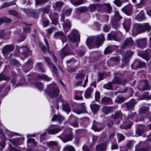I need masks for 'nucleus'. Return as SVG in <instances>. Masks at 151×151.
Segmentation results:
<instances>
[{
  "instance_id": "f257e3e1",
  "label": "nucleus",
  "mask_w": 151,
  "mask_h": 151,
  "mask_svg": "<svg viewBox=\"0 0 151 151\" xmlns=\"http://www.w3.org/2000/svg\"><path fill=\"white\" fill-rule=\"evenodd\" d=\"M59 93L58 88L55 84L52 83L47 86L46 93L49 96L52 97H56Z\"/></svg>"
},
{
  "instance_id": "f03ea898",
  "label": "nucleus",
  "mask_w": 151,
  "mask_h": 151,
  "mask_svg": "<svg viewBox=\"0 0 151 151\" xmlns=\"http://www.w3.org/2000/svg\"><path fill=\"white\" fill-rule=\"evenodd\" d=\"M99 39L96 41V44L97 46H93V39L92 37H89L87 38L86 45L88 47L91 48L99 47V45L102 41L104 40V37L103 34H101L98 37Z\"/></svg>"
},
{
  "instance_id": "7ed1b4c3",
  "label": "nucleus",
  "mask_w": 151,
  "mask_h": 151,
  "mask_svg": "<svg viewBox=\"0 0 151 151\" xmlns=\"http://www.w3.org/2000/svg\"><path fill=\"white\" fill-rule=\"evenodd\" d=\"M70 40L72 42L79 41L80 40V35L78 32L75 29L73 30L68 36Z\"/></svg>"
},
{
  "instance_id": "20e7f679",
  "label": "nucleus",
  "mask_w": 151,
  "mask_h": 151,
  "mask_svg": "<svg viewBox=\"0 0 151 151\" xmlns=\"http://www.w3.org/2000/svg\"><path fill=\"white\" fill-rule=\"evenodd\" d=\"M139 111L141 116L144 115L145 116H147L150 114L149 110V108L147 106H142L139 109Z\"/></svg>"
},
{
  "instance_id": "39448f33",
  "label": "nucleus",
  "mask_w": 151,
  "mask_h": 151,
  "mask_svg": "<svg viewBox=\"0 0 151 151\" xmlns=\"http://www.w3.org/2000/svg\"><path fill=\"white\" fill-rule=\"evenodd\" d=\"M132 5L129 4L125 6L122 9L126 14L130 15L132 13Z\"/></svg>"
},
{
  "instance_id": "423d86ee",
  "label": "nucleus",
  "mask_w": 151,
  "mask_h": 151,
  "mask_svg": "<svg viewBox=\"0 0 151 151\" xmlns=\"http://www.w3.org/2000/svg\"><path fill=\"white\" fill-rule=\"evenodd\" d=\"M33 67V62L31 60H29L24 66V70L25 72L29 71Z\"/></svg>"
},
{
  "instance_id": "0eeeda50",
  "label": "nucleus",
  "mask_w": 151,
  "mask_h": 151,
  "mask_svg": "<svg viewBox=\"0 0 151 151\" xmlns=\"http://www.w3.org/2000/svg\"><path fill=\"white\" fill-rule=\"evenodd\" d=\"M14 47L11 45H9L5 46L3 48L2 51L3 53L4 54L9 53L13 50Z\"/></svg>"
},
{
  "instance_id": "6e6552de",
  "label": "nucleus",
  "mask_w": 151,
  "mask_h": 151,
  "mask_svg": "<svg viewBox=\"0 0 151 151\" xmlns=\"http://www.w3.org/2000/svg\"><path fill=\"white\" fill-rule=\"evenodd\" d=\"M101 5L99 4H91L88 6V8L91 11H95L97 8L99 10H101Z\"/></svg>"
},
{
  "instance_id": "1a4fd4ad",
  "label": "nucleus",
  "mask_w": 151,
  "mask_h": 151,
  "mask_svg": "<svg viewBox=\"0 0 151 151\" xmlns=\"http://www.w3.org/2000/svg\"><path fill=\"white\" fill-rule=\"evenodd\" d=\"M54 125L50 126V128L47 130V132L49 134H56L60 131L61 129L60 128L53 129L52 127Z\"/></svg>"
},
{
  "instance_id": "9d476101",
  "label": "nucleus",
  "mask_w": 151,
  "mask_h": 151,
  "mask_svg": "<svg viewBox=\"0 0 151 151\" xmlns=\"http://www.w3.org/2000/svg\"><path fill=\"white\" fill-rule=\"evenodd\" d=\"M137 102L135 100L132 99L128 102L126 103L127 108L129 109H131L136 104Z\"/></svg>"
},
{
  "instance_id": "9b49d317",
  "label": "nucleus",
  "mask_w": 151,
  "mask_h": 151,
  "mask_svg": "<svg viewBox=\"0 0 151 151\" xmlns=\"http://www.w3.org/2000/svg\"><path fill=\"white\" fill-rule=\"evenodd\" d=\"M101 9H102L103 8H104L105 11L109 13L111 12L112 8L109 3L104 4L101 5Z\"/></svg>"
},
{
  "instance_id": "f8f14e48",
  "label": "nucleus",
  "mask_w": 151,
  "mask_h": 151,
  "mask_svg": "<svg viewBox=\"0 0 151 151\" xmlns=\"http://www.w3.org/2000/svg\"><path fill=\"white\" fill-rule=\"evenodd\" d=\"M24 139V138L22 137L19 139H16L10 141L14 145H18L22 144Z\"/></svg>"
},
{
  "instance_id": "ddd939ff",
  "label": "nucleus",
  "mask_w": 151,
  "mask_h": 151,
  "mask_svg": "<svg viewBox=\"0 0 151 151\" xmlns=\"http://www.w3.org/2000/svg\"><path fill=\"white\" fill-rule=\"evenodd\" d=\"M135 45V43L133 42L132 39L130 37L126 39L123 44V47L127 45Z\"/></svg>"
},
{
  "instance_id": "4468645a",
  "label": "nucleus",
  "mask_w": 151,
  "mask_h": 151,
  "mask_svg": "<svg viewBox=\"0 0 151 151\" xmlns=\"http://www.w3.org/2000/svg\"><path fill=\"white\" fill-rule=\"evenodd\" d=\"M29 50L27 47H20L19 49V52L24 57H26Z\"/></svg>"
},
{
  "instance_id": "2eb2a0df",
  "label": "nucleus",
  "mask_w": 151,
  "mask_h": 151,
  "mask_svg": "<svg viewBox=\"0 0 151 151\" xmlns=\"http://www.w3.org/2000/svg\"><path fill=\"white\" fill-rule=\"evenodd\" d=\"M113 107L107 106L103 107L102 108V112L105 114H107L113 110Z\"/></svg>"
},
{
  "instance_id": "dca6fc26",
  "label": "nucleus",
  "mask_w": 151,
  "mask_h": 151,
  "mask_svg": "<svg viewBox=\"0 0 151 151\" xmlns=\"http://www.w3.org/2000/svg\"><path fill=\"white\" fill-rule=\"evenodd\" d=\"M96 149L98 151H104L106 149V144L101 143L98 145L96 146Z\"/></svg>"
},
{
  "instance_id": "f3484780",
  "label": "nucleus",
  "mask_w": 151,
  "mask_h": 151,
  "mask_svg": "<svg viewBox=\"0 0 151 151\" xmlns=\"http://www.w3.org/2000/svg\"><path fill=\"white\" fill-rule=\"evenodd\" d=\"M125 80H120L117 77H115L113 80L112 83L115 84H123L126 82Z\"/></svg>"
},
{
  "instance_id": "a211bd4d",
  "label": "nucleus",
  "mask_w": 151,
  "mask_h": 151,
  "mask_svg": "<svg viewBox=\"0 0 151 151\" xmlns=\"http://www.w3.org/2000/svg\"><path fill=\"white\" fill-rule=\"evenodd\" d=\"M102 103L105 104H110L112 103V100L109 97L106 96L104 97L102 99Z\"/></svg>"
},
{
  "instance_id": "6ab92c4d",
  "label": "nucleus",
  "mask_w": 151,
  "mask_h": 151,
  "mask_svg": "<svg viewBox=\"0 0 151 151\" xmlns=\"http://www.w3.org/2000/svg\"><path fill=\"white\" fill-rule=\"evenodd\" d=\"M133 54V52L131 51H127L123 59V62L126 63L129 61L128 58Z\"/></svg>"
},
{
  "instance_id": "aec40b11",
  "label": "nucleus",
  "mask_w": 151,
  "mask_h": 151,
  "mask_svg": "<svg viewBox=\"0 0 151 151\" xmlns=\"http://www.w3.org/2000/svg\"><path fill=\"white\" fill-rule=\"evenodd\" d=\"M91 110L93 113H96L99 110L100 106L96 104H91L90 105Z\"/></svg>"
},
{
  "instance_id": "412c9836",
  "label": "nucleus",
  "mask_w": 151,
  "mask_h": 151,
  "mask_svg": "<svg viewBox=\"0 0 151 151\" xmlns=\"http://www.w3.org/2000/svg\"><path fill=\"white\" fill-rule=\"evenodd\" d=\"M55 36H60V39L62 42H65L66 41V38L63 34V33L61 32H56L55 34Z\"/></svg>"
},
{
  "instance_id": "4be33fe9",
  "label": "nucleus",
  "mask_w": 151,
  "mask_h": 151,
  "mask_svg": "<svg viewBox=\"0 0 151 151\" xmlns=\"http://www.w3.org/2000/svg\"><path fill=\"white\" fill-rule=\"evenodd\" d=\"M137 44L141 47H143L146 46L145 39H142L137 40Z\"/></svg>"
},
{
  "instance_id": "5701e85b",
  "label": "nucleus",
  "mask_w": 151,
  "mask_h": 151,
  "mask_svg": "<svg viewBox=\"0 0 151 151\" xmlns=\"http://www.w3.org/2000/svg\"><path fill=\"white\" fill-rule=\"evenodd\" d=\"M122 116V114L120 111H116L112 115V118L116 119L119 118H121Z\"/></svg>"
},
{
  "instance_id": "b1692460",
  "label": "nucleus",
  "mask_w": 151,
  "mask_h": 151,
  "mask_svg": "<svg viewBox=\"0 0 151 151\" xmlns=\"http://www.w3.org/2000/svg\"><path fill=\"white\" fill-rule=\"evenodd\" d=\"M71 26L70 22L68 20H66L63 25V28L68 30L70 28Z\"/></svg>"
},
{
  "instance_id": "393cba45",
  "label": "nucleus",
  "mask_w": 151,
  "mask_h": 151,
  "mask_svg": "<svg viewBox=\"0 0 151 151\" xmlns=\"http://www.w3.org/2000/svg\"><path fill=\"white\" fill-rule=\"evenodd\" d=\"M136 19L139 20H142L145 19L143 11L141 12L136 17Z\"/></svg>"
},
{
  "instance_id": "a878e982",
  "label": "nucleus",
  "mask_w": 151,
  "mask_h": 151,
  "mask_svg": "<svg viewBox=\"0 0 151 151\" xmlns=\"http://www.w3.org/2000/svg\"><path fill=\"white\" fill-rule=\"evenodd\" d=\"M96 122L95 121L93 122V125L92 126V129L93 130L96 132L100 131L103 129V127H98V125L97 124H96Z\"/></svg>"
},
{
  "instance_id": "bb28decb",
  "label": "nucleus",
  "mask_w": 151,
  "mask_h": 151,
  "mask_svg": "<svg viewBox=\"0 0 151 151\" xmlns=\"http://www.w3.org/2000/svg\"><path fill=\"white\" fill-rule=\"evenodd\" d=\"M37 78L39 79H42L47 81H50L51 80V78L48 77L46 75L44 74L39 75L37 76Z\"/></svg>"
},
{
  "instance_id": "cd10ccee",
  "label": "nucleus",
  "mask_w": 151,
  "mask_h": 151,
  "mask_svg": "<svg viewBox=\"0 0 151 151\" xmlns=\"http://www.w3.org/2000/svg\"><path fill=\"white\" fill-rule=\"evenodd\" d=\"M134 27L138 32H140L143 31L142 24H136L134 25Z\"/></svg>"
},
{
  "instance_id": "c85d7f7f",
  "label": "nucleus",
  "mask_w": 151,
  "mask_h": 151,
  "mask_svg": "<svg viewBox=\"0 0 151 151\" xmlns=\"http://www.w3.org/2000/svg\"><path fill=\"white\" fill-rule=\"evenodd\" d=\"M130 25V21L128 20H126L123 23L124 28L125 29L126 32L128 31Z\"/></svg>"
},
{
  "instance_id": "c756f323",
  "label": "nucleus",
  "mask_w": 151,
  "mask_h": 151,
  "mask_svg": "<svg viewBox=\"0 0 151 151\" xmlns=\"http://www.w3.org/2000/svg\"><path fill=\"white\" fill-rule=\"evenodd\" d=\"M61 56L62 57H64L70 54L68 50L65 48L63 49L60 52Z\"/></svg>"
},
{
  "instance_id": "7c9ffc66",
  "label": "nucleus",
  "mask_w": 151,
  "mask_h": 151,
  "mask_svg": "<svg viewBox=\"0 0 151 151\" xmlns=\"http://www.w3.org/2000/svg\"><path fill=\"white\" fill-rule=\"evenodd\" d=\"M143 31H149L151 29V27L148 23H144L142 24Z\"/></svg>"
},
{
  "instance_id": "2f4dec72",
  "label": "nucleus",
  "mask_w": 151,
  "mask_h": 151,
  "mask_svg": "<svg viewBox=\"0 0 151 151\" xmlns=\"http://www.w3.org/2000/svg\"><path fill=\"white\" fill-rule=\"evenodd\" d=\"M22 25L24 27L23 29L24 32H29L30 30L29 27L31 26L30 25L25 23H23Z\"/></svg>"
},
{
  "instance_id": "473e14b6",
  "label": "nucleus",
  "mask_w": 151,
  "mask_h": 151,
  "mask_svg": "<svg viewBox=\"0 0 151 151\" xmlns=\"http://www.w3.org/2000/svg\"><path fill=\"white\" fill-rule=\"evenodd\" d=\"M73 139L72 136L71 134L66 135L62 139L64 142H65L71 141Z\"/></svg>"
},
{
  "instance_id": "72a5a7b5",
  "label": "nucleus",
  "mask_w": 151,
  "mask_h": 151,
  "mask_svg": "<svg viewBox=\"0 0 151 151\" xmlns=\"http://www.w3.org/2000/svg\"><path fill=\"white\" fill-rule=\"evenodd\" d=\"M114 48V46H109L107 47L105 50L104 53L105 54H107L111 52Z\"/></svg>"
},
{
  "instance_id": "f704fd0d",
  "label": "nucleus",
  "mask_w": 151,
  "mask_h": 151,
  "mask_svg": "<svg viewBox=\"0 0 151 151\" xmlns=\"http://www.w3.org/2000/svg\"><path fill=\"white\" fill-rule=\"evenodd\" d=\"M63 118L62 116H57L56 115H54L52 118V121H54L55 120H57L58 121H60L63 119Z\"/></svg>"
},
{
  "instance_id": "c9c22d12",
  "label": "nucleus",
  "mask_w": 151,
  "mask_h": 151,
  "mask_svg": "<svg viewBox=\"0 0 151 151\" xmlns=\"http://www.w3.org/2000/svg\"><path fill=\"white\" fill-rule=\"evenodd\" d=\"M113 86V84L112 82H109L108 83L105 84L103 87L104 88L108 90L113 89L112 86Z\"/></svg>"
},
{
  "instance_id": "e433bc0d",
  "label": "nucleus",
  "mask_w": 151,
  "mask_h": 151,
  "mask_svg": "<svg viewBox=\"0 0 151 151\" xmlns=\"http://www.w3.org/2000/svg\"><path fill=\"white\" fill-rule=\"evenodd\" d=\"M37 67L39 70L42 72H45V70L43 67L42 64L41 63H37Z\"/></svg>"
},
{
  "instance_id": "4c0bfd02",
  "label": "nucleus",
  "mask_w": 151,
  "mask_h": 151,
  "mask_svg": "<svg viewBox=\"0 0 151 151\" xmlns=\"http://www.w3.org/2000/svg\"><path fill=\"white\" fill-rule=\"evenodd\" d=\"M149 93L148 92H145L144 95H143L140 98L141 100H142L145 99H151V95H149Z\"/></svg>"
},
{
  "instance_id": "58836bf2",
  "label": "nucleus",
  "mask_w": 151,
  "mask_h": 151,
  "mask_svg": "<svg viewBox=\"0 0 151 151\" xmlns=\"http://www.w3.org/2000/svg\"><path fill=\"white\" fill-rule=\"evenodd\" d=\"M82 92L81 91H77L76 92L75 99L76 100L82 99L83 97L81 96Z\"/></svg>"
},
{
  "instance_id": "ea45409f",
  "label": "nucleus",
  "mask_w": 151,
  "mask_h": 151,
  "mask_svg": "<svg viewBox=\"0 0 151 151\" xmlns=\"http://www.w3.org/2000/svg\"><path fill=\"white\" fill-rule=\"evenodd\" d=\"M63 110L68 114L70 111V108L68 104H65L63 105Z\"/></svg>"
},
{
  "instance_id": "a19ab883",
  "label": "nucleus",
  "mask_w": 151,
  "mask_h": 151,
  "mask_svg": "<svg viewBox=\"0 0 151 151\" xmlns=\"http://www.w3.org/2000/svg\"><path fill=\"white\" fill-rule=\"evenodd\" d=\"M144 83L145 84V87H143L142 88V91H144L145 90H149L150 88L148 82L147 81H144Z\"/></svg>"
},
{
  "instance_id": "79ce46f5",
  "label": "nucleus",
  "mask_w": 151,
  "mask_h": 151,
  "mask_svg": "<svg viewBox=\"0 0 151 151\" xmlns=\"http://www.w3.org/2000/svg\"><path fill=\"white\" fill-rule=\"evenodd\" d=\"M108 38L109 40H112L113 39L114 40L118 41L119 40L118 38L115 35L112 34L108 35Z\"/></svg>"
},
{
  "instance_id": "37998d69",
  "label": "nucleus",
  "mask_w": 151,
  "mask_h": 151,
  "mask_svg": "<svg viewBox=\"0 0 151 151\" xmlns=\"http://www.w3.org/2000/svg\"><path fill=\"white\" fill-rule=\"evenodd\" d=\"M114 17L115 20L117 21H119L121 19V17L119 14V12L117 11H115Z\"/></svg>"
},
{
  "instance_id": "c03bdc74",
  "label": "nucleus",
  "mask_w": 151,
  "mask_h": 151,
  "mask_svg": "<svg viewBox=\"0 0 151 151\" xmlns=\"http://www.w3.org/2000/svg\"><path fill=\"white\" fill-rule=\"evenodd\" d=\"M116 101L117 102L119 103H122L125 100L124 98L122 96H118L116 97Z\"/></svg>"
},
{
  "instance_id": "a18cd8bd",
  "label": "nucleus",
  "mask_w": 151,
  "mask_h": 151,
  "mask_svg": "<svg viewBox=\"0 0 151 151\" xmlns=\"http://www.w3.org/2000/svg\"><path fill=\"white\" fill-rule=\"evenodd\" d=\"M92 90L90 88H88L86 91L85 95V97L87 98H88L90 96Z\"/></svg>"
},
{
  "instance_id": "49530a36",
  "label": "nucleus",
  "mask_w": 151,
  "mask_h": 151,
  "mask_svg": "<svg viewBox=\"0 0 151 151\" xmlns=\"http://www.w3.org/2000/svg\"><path fill=\"white\" fill-rule=\"evenodd\" d=\"M76 10L77 12H83L86 11L87 10V9L86 7L82 6L77 8Z\"/></svg>"
},
{
  "instance_id": "de8ad7c7",
  "label": "nucleus",
  "mask_w": 151,
  "mask_h": 151,
  "mask_svg": "<svg viewBox=\"0 0 151 151\" xmlns=\"http://www.w3.org/2000/svg\"><path fill=\"white\" fill-rule=\"evenodd\" d=\"M47 1V0H35L36 4L37 5L42 4Z\"/></svg>"
},
{
  "instance_id": "09e8293b",
  "label": "nucleus",
  "mask_w": 151,
  "mask_h": 151,
  "mask_svg": "<svg viewBox=\"0 0 151 151\" xmlns=\"http://www.w3.org/2000/svg\"><path fill=\"white\" fill-rule=\"evenodd\" d=\"M9 77L4 75L2 74H0V81H1L3 80L8 81L9 80Z\"/></svg>"
},
{
  "instance_id": "8fccbe9b",
  "label": "nucleus",
  "mask_w": 151,
  "mask_h": 151,
  "mask_svg": "<svg viewBox=\"0 0 151 151\" xmlns=\"http://www.w3.org/2000/svg\"><path fill=\"white\" fill-rule=\"evenodd\" d=\"M64 149L69 151H74V148L71 145H67L65 147Z\"/></svg>"
},
{
  "instance_id": "3c124183",
  "label": "nucleus",
  "mask_w": 151,
  "mask_h": 151,
  "mask_svg": "<svg viewBox=\"0 0 151 151\" xmlns=\"http://www.w3.org/2000/svg\"><path fill=\"white\" fill-rule=\"evenodd\" d=\"M100 98V94L99 92L97 91L95 93V98L96 100L99 102Z\"/></svg>"
},
{
  "instance_id": "603ef678",
  "label": "nucleus",
  "mask_w": 151,
  "mask_h": 151,
  "mask_svg": "<svg viewBox=\"0 0 151 151\" xmlns=\"http://www.w3.org/2000/svg\"><path fill=\"white\" fill-rule=\"evenodd\" d=\"M127 91H129L131 93V96H132V94L134 92L130 88H126L124 89V91H121L120 92V93H124L125 92H127Z\"/></svg>"
},
{
  "instance_id": "864d4df0",
  "label": "nucleus",
  "mask_w": 151,
  "mask_h": 151,
  "mask_svg": "<svg viewBox=\"0 0 151 151\" xmlns=\"http://www.w3.org/2000/svg\"><path fill=\"white\" fill-rule=\"evenodd\" d=\"M47 146H52L57 145L58 143L54 141H50L47 142Z\"/></svg>"
},
{
  "instance_id": "5fc2aeb1",
  "label": "nucleus",
  "mask_w": 151,
  "mask_h": 151,
  "mask_svg": "<svg viewBox=\"0 0 151 151\" xmlns=\"http://www.w3.org/2000/svg\"><path fill=\"white\" fill-rule=\"evenodd\" d=\"M35 85L37 88L40 90H41L43 88L42 84L41 83L37 82Z\"/></svg>"
},
{
  "instance_id": "6e6d98bb",
  "label": "nucleus",
  "mask_w": 151,
  "mask_h": 151,
  "mask_svg": "<svg viewBox=\"0 0 151 151\" xmlns=\"http://www.w3.org/2000/svg\"><path fill=\"white\" fill-rule=\"evenodd\" d=\"M4 21H6L8 22H11V20L10 19L7 18H0V25H1Z\"/></svg>"
},
{
  "instance_id": "4d7b16f0",
  "label": "nucleus",
  "mask_w": 151,
  "mask_h": 151,
  "mask_svg": "<svg viewBox=\"0 0 151 151\" xmlns=\"http://www.w3.org/2000/svg\"><path fill=\"white\" fill-rule=\"evenodd\" d=\"M9 14L13 15H17V12L15 10H9L8 11Z\"/></svg>"
},
{
  "instance_id": "13d9d810",
  "label": "nucleus",
  "mask_w": 151,
  "mask_h": 151,
  "mask_svg": "<svg viewBox=\"0 0 151 151\" xmlns=\"http://www.w3.org/2000/svg\"><path fill=\"white\" fill-rule=\"evenodd\" d=\"M44 58L47 62V63L48 64V65L50 66L51 65V64H53L52 62H51L50 61V60L49 58L46 57H44Z\"/></svg>"
},
{
  "instance_id": "bf43d9fd",
  "label": "nucleus",
  "mask_w": 151,
  "mask_h": 151,
  "mask_svg": "<svg viewBox=\"0 0 151 151\" xmlns=\"http://www.w3.org/2000/svg\"><path fill=\"white\" fill-rule=\"evenodd\" d=\"M84 75L82 73H79L77 74L76 76V78L77 79H81L83 78Z\"/></svg>"
},
{
  "instance_id": "052dcab7",
  "label": "nucleus",
  "mask_w": 151,
  "mask_h": 151,
  "mask_svg": "<svg viewBox=\"0 0 151 151\" xmlns=\"http://www.w3.org/2000/svg\"><path fill=\"white\" fill-rule=\"evenodd\" d=\"M149 149L148 148H142L139 149H136L135 151H149Z\"/></svg>"
},
{
  "instance_id": "680f3d73",
  "label": "nucleus",
  "mask_w": 151,
  "mask_h": 151,
  "mask_svg": "<svg viewBox=\"0 0 151 151\" xmlns=\"http://www.w3.org/2000/svg\"><path fill=\"white\" fill-rule=\"evenodd\" d=\"M27 142L32 143L34 145L37 144L36 142L35 141V140L33 138H29Z\"/></svg>"
},
{
  "instance_id": "e2e57ef3",
  "label": "nucleus",
  "mask_w": 151,
  "mask_h": 151,
  "mask_svg": "<svg viewBox=\"0 0 151 151\" xmlns=\"http://www.w3.org/2000/svg\"><path fill=\"white\" fill-rule=\"evenodd\" d=\"M86 1V0H78L76 2L77 5H79L83 4Z\"/></svg>"
},
{
  "instance_id": "0e129e2a",
  "label": "nucleus",
  "mask_w": 151,
  "mask_h": 151,
  "mask_svg": "<svg viewBox=\"0 0 151 151\" xmlns=\"http://www.w3.org/2000/svg\"><path fill=\"white\" fill-rule=\"evenodd\" d=\"M117 137L119 140L121 141L124 140L125 138V137L124 136L120 133H118L117 134Z\"/></svg>"
},
{
  "instance_id": "69168bd1",
  "label": "nucleus",
  "mask_w": 151,
  "mask_h": 151,
  "mask_svg": "<svg viewBox=\"0 0 151 151\" xmlns=\"http://www.w3.org/2000/svg\"><path fill=\"white\" fill-rule=\"evenodd\" d=\"M72 11V9H70L66 11L65 13V16H68L70 15Z\"/></svg>"
},
{
  "instance_id": "338daca9",
  "label": "nucleus",
  "mask_w": 151,
  "mask_h": 151,
  "mask_svg": "<svg viewBox=\"0 0 151 151\" xmlns=\"http://www.w3.org/2000/svg\"><path fill=\"white\" fill-rule=\"evenodd\" d=\"M49 66L50 67L52 68L53 71L55 73H57V70L53 63L51 64V65Z\"/></svg>"
},
{
  "instance_id": "774afa93",
  "label": "nucleus",
  "mask_w": 151,
  "mask_h": 151,
  "mask_svg": "<svg viewBox=\"0 0 151 151\" xmlns=\"http://www.w3.org/2000/svg\"><path fill=\"white\" fill-rule=\"evenodd\" d=\"M133 142L132 141L128 142L127 144V147L128 148H131L133 145Z\"/></svg>"
}]
</instances>
